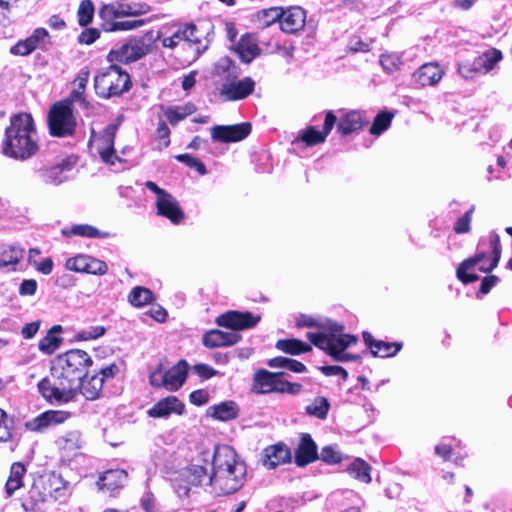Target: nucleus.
<instances>
[{"instance_id":"10","label":"nucleus","mask_w":512,"mask_h":512,"mask_svg":"<svg viewBox=\"0 0 512 512\" xmlns=\"http://www.w3.org/2000/svg\"><path fill=\"white\" fill-rule=\"evenodd\" d=\"M50 486H55L54 495L51 494L46 487V481L44 478L40 477L35 479L22 502V506L26 512H30L36 509H40V504L44 503L47 500L48 496H52L55 500L65 497V489H61L57 484L62 483L61 477L53 475L50 479Z\"/></svg>"},{"instance_id":"23","label":"nucleus","mask_w":512,"mask_h":512,"mask_svg":"<svg viewBox=\"0 0 512 512\" xmlns=\"http://www.w3.org/2000/svg\"><path fill=\"white\" fill-rule=\"evenodd\" d=\"M55 444L61 454L62 459L71 460L82 448L83 441L81 433L78 430L68 431L58 437Z\"/></svg>"},{"instance_id":"27","label":"nucleus","mask_w":512,"mask_h":512,"mask_svg":"<svg viewBox=\"0 0 512 512\" xmlns=\"http://www.w3.org/2000/svg\"><path fill=\"white\" fill-rule=\"evenodd\" d=\"M128 479V474L123 469L107 470L100 476L97 486L100 490L113 494L123 488Z\"/></svg>"},{"instance_id":"26","label":"nucleus","mask_w":512,"mask_h":512,"mask_svg":"<svg viewBox=\"0 0 512 512\" xmlns=\"http://www.w3.org/2000/svg\"><path fill=\"white\" fill-rule=\"evenodd\" d=\"M337 117L332 111H328L325 116L323 131H318L313 127H309L301 132L300 139L308 146L320 144L325 141L327 135L333 129Z\"/></svg>"},{"instance_id":"52","label":"nucleus","mask_w":512,"mask_h":512,"mask_svg":"<svg viewBox=\"0 0 512 512\" xmlns=\"http://www.w3.org/2000/svg\"><path fill=\"white\" fill-rule=\"evenodd\" d=\"M297 508V501L286 498H275L268 502L267 509L275 512H284L285 510H294Z\"/></svg>"},{"instance_id":"22","label":"nucleus","mask_w":512,"mask_h":512,"mask_svg":"<svg viewBox=\"0 0 512 512\" xmlns=\"http://www.w3.org/2000/svg\"><path fill=\"white\" fill-rule=\"evenodd\" d=\"M185 405L176 396H167L156 402L147 414L152 418H168L172 414L182 415Z\"/></svg>"},{"instance_id":"42","label":"nucleus","mask_w":512,"mask_h":512,"mask_svg":"<svg viewBox=\"0 0 512 512\" xmlns=\"http://www.w3.org/2000/svg\"><path fill=\"white\" fill-rule=\"evenodd\" d=\"M347 473L353 478L363 483L371 482V466L361 458H356L346 469Z\"/></svg>"},{"instance_id":"46","label":"nucleus","mask_w":512,"mask_h":512,"mask_svg":"<svg viewBox=\"0 0 512 512\" xmlns=\"http://www.w3.org/2000/svg\"><path fill=\"white\" fill-rule=\"evenodd\" d=\"M330 409V403L325 397H316L309 405L306 406L305 411L308 415L318 419H325Z\"/></svg>"},{"instance_id":"48","label":"nucleus","mask_w":512,"mask_h":512,"mask_svg":"<svg viewBox=\"0 0 512 512\" xmlns=\"http://www.w3.org/2000/svg\"><path fill=\"white\" fill-rule=\"evenodd\" d=\"M394 114L390 112H381L379 113L370 127V133L374 136L381 135L384 131H386L392 122Z\"/></svg>"},{"instance_id":"31","label":"nucleus","mask_w":512,"mask_h":512,"mask_svg":"<svg viewBox=\"0 0 512 512\" xmlns=\"http://www.w3.org/2000/svg\"><path fill=\"white\" fill-rule=\"evenodd\" d=\"M318 459L317 445L309 434H304L295 454V462L304 467Z\"/></svg>"},{"instance_id":"39","label":"nucleus","mask_w":512,"mask_h":512,"mask_svg":"<svg viewBox=\"0 0 512 512\" xmlns=\"http://www.w3.org/2000/svg\"><path fill=\"white\" fill-rule=\"evenodd\" d=\"M238 405L233 401H224L209 407L208 413L220 421H229L238 416Z\"/></svg>"},{"instance_id":"21","label":"nucleus","mask_w":512,"mask_h":512,"mask_svg":"<svg viewBox=\"0 0 512 512\" xmlns=\"http://www.w3.org/2000/svg\"><path fill=\"white\" fill-rule=\"evenodd\" d=\"M445 69L437 62H428L421 65L414 73L413 80L421 87L437 85L443 76Z\"/></svg>"},{"instance_id":"36","label":"nucleus","mask_w":512,"mask_h":512,"mask_svg":"<svg viewBox=\"0 0 512 512\" xmlns=\"http://www.w3.org/2000/svg\"><path fill=\"white\" fill-rule=\"evenodd\" d=\"M27 473V468L22 462H14L9 471V476L5 484V493L12 496L17 490L23 487V479Z\"/></svg>"},{"instance_id":"18","label":"nucleus","mask_w":512,"mask_h":512,"mask_svg":"<svg viewBox=\"0 0 512 512\" xmlns=\"http://www.w3.org/2000/svg\"><path fill=\"white\" fill-rule=\"evenodd\" d=\"M76 161V157L69 156L50 167L42 169L40 171L42 181L51 185H59L67 181L69 178L68 174L75 167Z\"/></svg>"},{"instance_id":"62","label":"nucleus","mask_w":512,"mask_h":512,"mask_svg":"<svg viewBox=\"0 0 512 512\" xmlns=\"http://www.w3.org/2000/svg\"><path fill=\"white\" fill-rule=\"evenodd\" d=\"M499 282V278L495 275H489L482 279L480 289L477 292V297L480 298L481 296L487 294L490 292V290L497 285Z\"/></svg>"},{"instance_id":"51","label":"nucleus","mask_w":512,"mask_h":512,"mask_svg":"<svg viewBox=\"0 0 512 512\" xmlns=\"http://www.w3.org/2000/svg\"><path fill=\"white\" fill-rule=\"evenodd\" d=\"M26 39L33 46L34 50L43 49L49 42V32L45 28H37Z\"/></svg>"},{"instance_id":"57","label":"nucleus","mask_w":512,"mask_h":512,"mask_svg":"<svg viewBox=\"0 0 512 512\" xmlns=\"http://www.w3.org/2000/svg\"><path fill=\"white\" fill-rule=\"evenodd\" d=\"M145 24V21L142 19L137 20H125V21H117L112 23L111 27L105 28L106 31L109 30H134L142 27Z\"/></svg>"},{"instance_id":"55","label":"nucleus","mask_w":512,"mask_h":512,"mask_svg":"<svg viewBox=\"0 0 512 512\" xmlns=\"http://www.w3.org/2000/svg\"><path fill=\"white\" fill-rule=\"evenodd\" d=\"M474 212V206L466 211L454 224V231L457 234L468 233L471 229L472 214Z\"/></svg>"},{"instance_id":"15","label":"nucleus","mask_w":512,"mask_h":512,"mask_svg":"<svg viewBox=\"0 0 512 512\" xmlns=\"http://www.w3.org/2000/svg\"><path fill=\"white\" fill-rule=\"evenodd\" d=\"M260 319L261 317L259 315H255L249 311L239 312L231 310L219 315L215 322L220 327L232 330H244L256 326Z\"/></svg>"},{"instance_id":"41","label":"nucleus","mask_w":512,"mask_h":512,"mask_svg":"<svg viewBox=\"0 0 512 512\" xmlns=\"http://www.w3.org/2000/svg\"><path fill=\"white\" fill-rule=\"evenodd\" d=\"M196 111L194 104L188 102L182 105L171 106L165 109L164 115L169 123L173 126L185 119Z\"/></svg>"},{"instance_id":"7","label":"nucleus","mask_w":512,"mask_h":512,"mask_svg":"<svg viewBox=\"0 0 512 512\" xmlns=\"http://www.w3.org/2000/svg\"><path fill=\"white\" fill-rule=\"evenodd\" d=\"M94 87L98 96L111 98L119 96L130 88L129 74L117 65L100 69L94 78Z\"/></svg>"},{"instance_id":"38","label":"nucleus","mask_w":512,"mask_h":512,"mask_svg":"<svg viewBox=\"0 0 512 512\" xmlns=\"http://www.w3.org/2000/svg\"><path fill=\"white\" fill-rule=\"evenodd\" d=\"M63 235L70 236H80L86 238H97V239H106L111 237L109 232L101 231L96 227L89 224H76L72 225L69 228H65L62 230Z\"/></svg>"},{"instance_id":"34","label":"nucleus","mask_w":512,"mask_h":512,"mask_svg":"<svg viewBox=\"0 0 512 512\" xmlns=\"http://www.w3.org/2000/svg\"><path fill=\"white\" fill-rule=\"evenodd\" d=\"M238 75V67L228 57L220 58L214 66V77L221 86L223 83L237 79Z\"/></svg>"},{"instance_id":"54","label":"nucleus","mask_w":512,"mask_h":512,"mask_svg":"<svg viewBox=\"0 0 512 512\" xmlns=\"http://www.w3.org/2000/svg\"><path fill=\"white\" fill-rule=\"evenodd\" d=\"M318 458L327 464H337L343 460L342 454L333 446L323 447Z\"/></svg>"},{"instance_id":"43","label":"nucleus","mask_w":512,"mask_h":512,"mask_svg":"<svg viewBox=\"0 0 512 512\" xmlns=\"http://www.w3.org/2000/svg\"><path fill=\"white\" fill-rule=\"evenodd\" d=\"M24 250L20 246L8 245L0 247V268L16 265L23 257Z\"/></svg>"},{"instance_id":"2","label":"nucleus","mask_w":512,"mask_h":512,"mask_svg":"<svg viewBox=\"0 0 512 512\" xmlns=\"http://www.w3.org/2000/svg\"><path fill=\"white\" fill-rule=\"evenodd\" d=\"M2 145L3 153L15 159H28L38 151L37 132L30 114L20 113L11 118Z\"/></svg>"},{"instance_id":"30","label":"nucleus","mask_w":512,"mask_h":512,"mask_svg":"<svg viewBox=\"0 0 512 512\" xmlns=\"http://www.w3.org/2000/svg\"><path fill=\"white\" fill-rule=\"evenodd\" d=\"M290 460V449L282 443L269 446L264 450L263 465L267 469H274L281 464L290 462Z\"/></svg>"},{"instance_id":"32","label":"nucleus","mask_w":512,"mask_h":512,"mask_svg":"<svg viewBox=\"0 0 512 512\" xmlns=\"http://www.w3.org/2000/svg\"><path fill=\"white\" fill-rule=\"evenodd\" d=\"M117 131V125H108L102 136V145L99 147V154L101 159L107 163L114 165L116 161H120L119 157L115 154L114 138Z\"/></svg>"},{"instance_id":"59","label":"nucleus","mask_w":512,"mask_h":512,"mask_svg":"<svg viewBox=\"0 0 512 512\" xmlns=\"http://www.w3.org/2000/svg\"><path fill=\"white\" fill-rule=\"evenodd\" d=\"M105 332L106 329L103 326H92L78 332L77 338L84 341L93 340L103 336Z\"/></svg>"},{"instance_id":"16","label":"nucleus","mask_w":512,"mask_h":512,"mask_svg":"<svg viewBox=\"0 0 512 512\" xmlns=\"http://www.w3.org/2000/svg\"><path fill=\"white\" fill-rule=\"evenodd\" d=\"M65 267L70 271L98 276L105 275L108 272L106 262L86 254L68 258Z\"/></svg>"},{"instance_id":"37","label":"nucleus","mask_w":512,"mask_h":512,"mask_svg":"<svg viewBox=\"0 0 512 512\" xmlns=\"http://www.w3.org/2000/svg\"><path fill=\"white\" fill-rule=\"evenodd\" d=\"M277 373L265 369L258 370L253 376L252 392L256 394L273 393Z\"/></svg>"},{"instance_id":"5","label":"nucleus","mask_w":512,"mask_h":512,"mask_svg":"<svg viewBox=\"0 0 512 512\" xmlns=\"http://www.w3.org/2000/svg\"><path fill=\"white\" fill-rule=\"evenodd\" d=\"M156 40L161 43L162 47L171 50L182 43L193 47L198 54L207 49V43H203L202 35L196 25L192 23H165L159 27Z\"/></svg>"},{"instance_id":"33","label":"nucleus","mask_w":512,"mask_h":512,"mask_svg":"<svg viewBox=\"0 0 512 512\" xmlns=\"http://www.w3.org/2000/svg\"><path fill=\"white\" fill-rule=\"evenodd\" d=\"M103 387V377L95 374L84 376L78 381L77 390L87 399L95 400L99 397Z\"/></svg>"},{"instance_id":"50","label":"nucleus","mask_w":512,"mask_h":512,"mask_svg":"<svg viewBox=\"0 0 512 512\" xmlns=\"http://www.w3.org/2000/svg\"><path fill=\"white\" fill-rule=\"evenodd\" d=\"M60 343V338L56 337L52 333H47L45 337L40 339L38 343V348L44 354L50 355L59 348Z\"/></svg>"},{"instance_id":"56","label":"nucleus","mask_w":512,"mask_h":512,"mask_svg":"<svg viewBox=\"0 0 512 512\" xmlns=\"http://www.w3.org/2000/svg\"><path fill=\"white\" fill-rule=\"evenodd\" d=\"M157 149L163 150L170 145V129L165 122H160L156 130Z\"/></svg>"},{"instance_id":"20","label":"nucleus","mask_w":512,"mask_h":512,"mask_svg":"<svg viewBox=\"0 0 512 512\" xmlns=\"http://www.w3.org/2000/svg\"><path fill=\"white\" fill-rule=\"evenodd\" d=\"M255 87V82L250 77L242 80L233 79L230 82L223 83L220 88V95L227 101L244 99L249 96Z\"/></svg>"},{"instance_id":"60","label":"nucleus","mask_w":512,"mask_h":512,"mask_svg":"<svg viewBox=\"0 0 512 512\" xmlns=\"http://www.w3.org/2000/svg\"><path fill=\"white\" fill-rule=\"evenodd\" d=\"M346 495V499L351 503V505L345 506L342 512H359L363 508V500L358 494L352 491L346 492Z\"/></svg>"},{"instance_id":"45","label":"nucleus","mask_w":512,"mask_h":512,"mask_svg":"<svg viewBox=\"0 0 512 512\" xmlns=\"http://www.w3.org/2000/svg\"><path fill=\"white\" fill-rule=\"evenodd\" d=\"M153 299L152 291L141 286L134 287L128 296V301L135 307L145 306L151 303Z\"/></svg>"},{"instance_id":"12","label":"nucleus","mask_w":512,"mask_h":512,"mask_svg":"<svg viewBox=\"0 0 512 512\" xmlns=\"http://www.w3.org/2000/svg\"><path fill=\"white\" fill-rule=\"evenodd\" d=\"M145 187L155 193L157 214L169 219L173 224H179L184 219V212L178 201L166 190L153 181H146Z\"/></svg>"},{"instance_id":"4","label":"nucleus","mask_w":512,"mask_h":512,"mask_svg":"<svg viewBox=\"0 0 512 512\" xmlns=\"http://www.w3.org/2000/svg\"><path fill=\"white\" fill-rule=\"evenodd\" d=\"M307 338L317 348L325 351L337 362H350L359 360V356L346 352V349L355 345L358 338L344 332V326L329 321L320 332H308Z\"/></svg>"},{"instance_id":"47","label":"nucleus","mask_w":512,"mask_h":512,"mask_svg":"<svg viewBox=\"0 0 512 512\" xmlns=\"http://www.w3.org/2000/svg\"><path fill=\"white\" fill-rule=\"evenodd\" d=\"M302 385L299 383H291L283 379V373H277L274 382L273 393H286L290 395H297L300 393Z\"/></svg>"},{"instance_id":"17","label":"nucleus","mask_w":512,"mask_h":512,"mask_svg":"<svg viewBox=\"0 0 512 512\" xmlns=\"http://www.w3.org/2000/svg\"><path fill=\"white\" fill-rule=\"evenodd\" d=\"M150 10V6L145 2H131L117 5L107 4L100 9L99 15L103 19L109 17H131L147 14Z\"/></svg>"},{"instance_id":"44","label":"nucleus","mask_w":512,"mask_h":512,"mask_svg":"<svg viewBox=\"0 0 512 512\" xmlns=\"http://www.w3.org/2000/svg\"><path fill=\"white\" fill-rule=\"evenodd\" d=\"M276 348L284 353L299 355L311 351V346L298 339H281L276 342Z\"/></svg>"},{"instance_id":"35","label":"nucleus","mask_w":512,"mask_h":512,"mask_svg":"<svg viewBox=\"0 0 512 512\" xmlns=\"http://www.w3.org/2000/svg\"><path fill=\"white\" fill-rule=\"evenodd\" d=\"M188 364L185 360H180L171 367L166 373V389L177 391L185 382L187 377Z\"/></svg>"},{"instance_id":"61","label":"nucleus","mask_w":512,"mask_h":512,"mask_svg":"<svg viewBox=\"0 0 512 512\" xmlns=\"http://www.w3.org/2000/svg\"><path fill=\"white\" fill-rule=\"evenodd\" d=\"M100 36V32L96 28H88L83 30L78 36L80 44L90 45L94 43Z\"/></svg>"},{"instance_id":"64","label":"nucleus","mask_w":512,"mask_h":512,"mask_svg":"<svg viewBox=\"0 0 512 512\" xmlns=\"http://www.w3.org/2000/svg\"><path fill=\"white\" fill-rule=\"evenodd\" d=\"M150 384L154 387L166 388V373L162 371L161 367L152 371L149 375Z\"/></svg>"},{"instance_id":"25","label":"nucleus","mask_w":512,"mask_h":512,"mask_svg":"<svg viewBox=\"0 0 512 512\" xmlns=\"http://www.w3.org/2000/svg\"><path fill=\"white\" fill-rule=\"evenodd\" d=\"M362 337L372 355L375 357H393L402 349V343L376 340L366 331L363 332Z\"/></svg>"},{"instance_id":"29","label":"nucleus","mask_w":512,"mask_h":512,"mask_svg":"<svg viewBox=\"0 0 512 512\" xmlns=\"http://www.w3.org/2000/svg\"><path fill=\"white\" fill-rule=\"evenodd\" d=\"M241 336L236 332H225L212 329L203 335L202 343L207 348L231 346L240 340Z\"/></svg>"},{"instance_id":"14","label":"nucleus","mask_w":512,"mask_h":512,"mask_svg":"<svg viewBox=\"0 0 512 512\" xmlns=\"http://www.w3.org/2000/svg\"><path fill=\"white\" fill-rule=\"evenodd\" d=\"M272 20L279 19L280 27L283 32L293 34L302 30L305 26L306 13L300 7H291L285 11L271 9Z\"/></svg>"},{"instance_id":"49","label":"nucleus","mask_w":512,"mask_h":512,"mask_svg":"<svg viewBox=\"0 0 512 512\" xmlns=\"http://www.w3.org/2000/svg\"><path fill=\"white\" fill-rule=\"evenodd\" d=\"M94 4L91 0H83L77 11L78 23L81 26H87L92 22L94 16Z\"/></svg>"},{"instance_id":"8","label":"nucleus","mask_w":512,"mask_h":512,"mask_svg":"<svg viewBox=\"0 0 512 512\" xmlns=\"http://www.w3.org/2000/svg\"><path fill=\"white\" fill-rule=\"evenodd\" d=\"M49 133L54 137L65 138L73 136L77 128V120L73 106L69 100L53 104L48 113Z\"/></svg>"},{"instance_id":"24","label":"nucleus","mask_w":512,"mask_h":512,"mask_svg":"<svg viewBox=\"0 0 512 512\" xmlns=\"http://www.w3.org/2000/svg\"><path fill=\"white\" fill-rule=\"evenodd\" d=\"M69 417V412L48 410L28 422L27 427L32 431H43L49 427L65 422Z\"/></svg>"},{"instance_id":"6","label":"nucleus","mask_w":512,"mask_h":512,"mask_svg":"<svg viewBox=\"0 0 512 512\" xmlns=\"http://www.w3.org/2000/svg\"><path fill=\"white\" fill-rule=\"evenodd\" d=\"M91 365L92 359L86 351L73 349L58 356L51 369L77 388L78 381Z\"/></svg>"},{"instance_id":"13","label":"nucleus","mask_w":512,"mask_h":512,"mask_svg":"<svg viewBox=\"0 0 512 512\" xmlns=\"http://www.w3.org/2000/svg\"><path fill=\"white\" fill-rule=\"evenodd\" d=\"M150 51V44L144 37H135L121 46L112 49L107 59L109 62L131 63L144 57Z\"/></svg>"},{"instance_id":"9","label":"nucleus","mask_w":512,"mask_h":512,"mask_svg":"<svg viewBox=\"0 0 512 512\" xmlns=\"http://www.w3.org/2000/svg\"><path fill=\"white\" fill-rule=\"evenodd\" d=\"M38 391L50 404L61 405L74 398L77 388L51 370L50 375L38 383Z\"/></svg>"},{"instance_id":"1","label":"nucleus","mask_w":512,"mask_h":512,"mask_svg":"<svg viewBox=\"0 0 512 512\" xmlns=\"http://www.w3.org/2000/svg\"><path fill=\"white\" fill-rule=\"evenodd\" d=\"M246 474V464L236 451L228 445H219L213 452L201 451L187 467L176 472L171 481L180 498L188 496L191 488L203 480L209 481L215 493L227 495L243 486Z\"/></svg>"},{"instance_id":"28","label":"nucleus","mask_w":512,"mask_h":512,"mask_svg":"<svg viewBox=\"0 0 512 512\" xmlns=\"http://www.w3.org/2000/svg\"><path fill=\"white\" fill-rule=\"evenodd\" d=\"M368 123L366 113L360 110H352L340 117L337 125V131L341 135H349L361 130Z\"/></svg>"},{"instance_id":"63","label":"nucleus","mask_w":512,"mask_h":512,"mask_svg":"<svg viewBox=\"0 0 512 512\" xmlns=\"http://www.w3.org/2000/svg\"><path fill=\"white\" fill-rule=\"evenodd\" d=\"M11 53L14 55L26 56L34 51L33 46L27 39L18 41L11 47Z\"/></svg>"},{"instance_id":"40","label":"nucleus","mask_w":512,"mask_h":512,"mask_svg":"<svg viewBox=\"0 0 512 512\" xmlns=\"http://www.w3.org/2000/svg\"><path fill=\"white\" fill-rule=\"evenodd\" d=\"M236 52L243 62L249 63L259 54V48L251 36L245 35L237 44Z\"/></svg>"},{"instance_id":"58","label":"nucleus","mask_w":512,"mask_h":512,"mask_svg":"<svg viewBox=\"0 0 512 512\" xmlns=\"http://www.w3.org/2000/svg\"><path fill=\"white\" fill-rule=\"evenodd\" d=\"M380 63L385 70L393 72L401 64V57L393 53L382 54L380 56Z\"/></svg>"},{"instance_id":"11","label":"nucleus","mask_w":512,"mask_h":512,"mask_svg":"<svg viewBox=\"0 0 512 512\" xmlns=\"http://www.w3.org/2000/svg\"><path fill=\"white\" fill-rule=\"evenodd\" d=\"M501 59V51L489 49L473 60H466L460 63L458 73L465 79H473L478 75L487 74L492 71Z\"/></svg>"},{"instance_id":"53","label":"nucleus","mask_w":512,"mask_h":512,"mask_svg":"<svg viewBox=\"0 0 512 512\" xmlns=\"http://www.w3.org/2000/svg\"><path fill=\"white\" fill-rule=\"evenodd\" d=\"M176 160L186 164L188 167L195 169L200 175H205L207 173V169L204 163L189 154H179L175 156Z\"/></svg>"},{"instance_id":"3","label":"nucleus","mask_w":512,"mask_h":512,"mask_svg":"<svg viewBox=\"0 0 512 512\" xmlns=\"http://www.w3.org/2000/svg\"><path fill=\"white\" fill-rule=\"evenodd\" d=\"M500 237L490 232L480 239L477 252L473 257L464 260L457 268V277L464 284L472 283L478 279L476 271L490 272L497 267L501 258Z\"/></svg>"},{"instance_id":"19","label":"nucleus","mask_w":512,"mask_h":512,"mask_svg":"<svg viewBox=\"0 0 512 512\" xmlns=\"http://www.w3.org/2000/svg\"><path fill=\"white\" fill-rule=\"evenodd\" d=\"M251 132L248 122L235 125H216L211 128V137L216 142L229 143L245 139Z\"/></svg>"}]
</instances>
